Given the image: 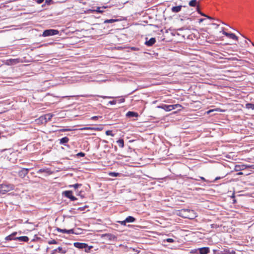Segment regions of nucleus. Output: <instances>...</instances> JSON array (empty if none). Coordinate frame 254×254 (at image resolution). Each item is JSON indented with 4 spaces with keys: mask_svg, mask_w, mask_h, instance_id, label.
I'll use <instances>...</instances> for the list:
<instances>
[{
    "mask_svg": "<svg viewBox=\"0 0 254 254\" xmlns=\"http://www.w3.org/2000/svg\"><path fill=\"white\" fill-rule=\"evenodd\" d=\"M178 215L182 217L189 219H193L197 216L196 213L194 210L189 209H183L179 210Z\"/></svg>",
    "mask_w": 254,
    "mask_h": 254,
    "instance_id": "f257e3e1",
    "label": "nucleus"
},
{
    "mask_svg": "<svg viewBox=\"0 0 254 254\" xmlns=\"http://www.w3.org/2000/svg\"><path fill=\"white\" fill-rule=\"evenodd\" d=\"M15 186L7 182H3L0 184V195L5 194L7 192L14 189Z\"/></svg>",
    "mask_w": 254,
    "mask_h": 254,
    "instance_id": "f03ea898",
    "label": "nucleus"
},
{
    "mask_svg": "<svg viewBox=\"0 0 254 254\" xmlns=\"http://www.w3.org/2000/svg\"><path fill=\"white\" fill-rule=\"evenodd\" d=\"M19 169L20 170H18L17 172L18 176L22 179H24L25 177H27L26 180H28L29 178V177L27 176V175L30 169L21 167H19Z\"/></svg>",
    "mask_w": 254,
    "mask_h": 254,
    "instance_id": "7ed1b4c3",
    "label": "nucleus"
},
{
    "mask_svg": "<svg viewBox=\"0 0 254 254\" xmlns=\"http://www.w3.org/2000/svg\"><path fill=\"white\" fill-rule=\"evenodd\" d=\"M59 33V31L57 29H48L43 31L42 36L43 37H48L58 35Z\"/></svg>",
    "mask_w": 254,
    "mask_h": 254,
    "instance_id": "20e7f679",
    "label": "nucleus"
},
{
    "mask_svg": "<svg viewBox=\"0 0 254 254\" xmlns=\"http://www.w3.org/2000/svg\"><path fill=\"white\" fill-rule=\"evenodd\" d=\"M62 195L63 196L69 198L71 201H75L77 199L75 196L73 195L72 190H68L64 191L62 192Z\"/></svg>",
    "mask_w": 254,
    "mask_h": 254,
    "instance_id": "39448f33",
    "label": "nucleus"
},
{
    "mask_svg": "<svg viewBox=\"0 0 254 254\" xmlns=\"http://www.w3.org/2000/svg\"><path fill=\"white\" fill-rule=\"evenodd\" d=\"M250 168L254 169V165H248L245 164L236 165L234 167V170L235 172H239Z\"/></svg>",
    "mask_w": 254,
    "mask_h": 254,
    "instance_id": "423d86ee",
    "label": "nucleus"
},
{
    "mask_svg": "<svg viewBox=\"0 0 254 254\" xmlns=\"http://www.w3.org/2000/svg\"><path fill=\"white\" fill-rule=\"evenodd\" d=\"M23 62V60L19 58L9 59L6 61V64L8 65H13L21 63Z\"/></svg>",
    "mask_w": 254,
    "mask_h": 254,
    "instance_id": "0eeeda50",
    "label": "nucleus"
},
{
    "mask_svg": "<svg viewBox=\"0 0 254 254\" xmlns=\"http://www.w3.org/2000/svg\"><path fill=\"white\" fill-rule=\"evenodd\" d=\"M102 237L105 238L110 242L116 241L117 239V237L115 235L111 233L103 234Z\"/></svg>",
    "mask_w": 254,
    "mask_h": 254,
    "instance_id": "6e6552de",
    "label": "nucleus"
},
{
    "mask_svg": "<svg viewBox=\"0 0 254 254\" xmlns=\"http://www.w3.org/2000/svg\"><path fill=\"white\" fill-rule=\"evenodd\" d=\"M107 6H98L96 7V9H89L87 10V13H94V12H97L101 13L103 12L104 10L103 9L105 8H106Z\"/></svg>",
    "mask_w": 254,
    "mask_h": 254,
    "instance_id": "1a4fd4ad",
    "label": "nucleus"
},
{
    "mask_svg": "<svg viewBox=\"0 0 254 254\" xmlns=\"http://www.w3.org/2000/svg\"><path fill=\"white\" fill-rule=\"evenodd\" d=\"M56 230L59 232H61L63 233H66V234H74L75 235L79 234V233L74 232V230L73 229H71L69 230H67L65 229H61L60 228H57Z\"/></svg>",
    "mask_w": 254,
    "mask_h": 254,
    "instance_id": "9d476101",
    "label": "nucleus"
},
{
    "mask_svg": "<svg viewBox=\"0 0 254 254\" xmlns=\"http://www.w3.org/2000/svg\"><path fill=\"white\" fill-rule=\"evenodd\" d=\"M57 252L62 254H65L67 252V249L65 248L59 247L58 248L52 250L51 251V254H55Z\"/></svg>",
    "mask_w": 254,
    "mask_h": 254,
    "instance_id": "9b49d317",
    "label": "nucleus"
},
{
    "mask_svg": "<svg viewBox=\"0 0 254 254\" xmlns=\"http://www.w3.org/2000/svg\"><path fill=\"white\" fill-rule=\"evenodd\" d=\"M156 42V38L154 37H152L149 39L148 38H145V42L144 44L147 47H151Z\"/></svg>",
    "mask_w": 254,
    "mask_h": 254,
    "instance_id": "f8f14e48",
    "label": "nucleus"
},
{
    "mask_svg": "<svg viewBox=\"0 0 254 254\" xmlns=\"http://www.w3.org/2000/svg\"><path fill=\"white\" fill-rule=\"evenodd\" d=\"M158 108L162 109L165 110V111L169 112L173 110V106L171 105H167L162 104L160 105H159L157 107Z\"/></svg>",
    "mask_w": 254,
    "mask_h": 254,
    "instance_id": "ddd939ff",
    "label": "nucleus"
},
{
    "mask_svg": "<svg viewBox=\"0 0 254 254\" xmlns=\"http://www.w3.org/2000/svg\"><path fill=\"white\" fill-rule=\"evenodd\" d=\"M199 254H208L210 252V248L208 247H204L198 248Z\"/></svg>",
    "mask_w": 254,
    "mask_h": 254,
    "instance_id": "4468645a",
    "label": "nucleus"
},
{
    "mask_svg": "<svg viewBox=\"0 0 254 254\" xmlns=\"http://www.w3.org/2000/svg\"><path fill=\"white\" fill-rule=\"evenodd\" d=\"M73 246L74 247L79 250H83L85 247H87L86 243L80 242H74L73 243Z\"/></svg>",
    "mask_w": 254,
    "mask_h": 254,
    "instance_id": "2eb2a0df",
    "label": "nucleus"
},
{
    "mask_svg": "<svg viewBox=\"0 0 254 254\" xmlns=\"http://www.w3.org/2000/svg\"><path fill=\"white\" fill-rule=\"evenodd\" d=\"M17 234V232H14L12 233L10 235L7 236L5 238V240L7 241H12V240H16L15 238H16V235Z\"/></svg>",
    "mask_w": 254,
    "mask_h": 254,
    "instance_id": "dca6fc26",
    "label": "nucleus"
},
{
    "mask_svg": "<svg viewBox=\"0 0 254 254\" xmlns=\"http://www.w3.org/2000/svg\"><path fill=\"white\" fill-rule=\"evenodd\" d=\"M126 116L128 118H137L139 116L137 112L134 111H128L126 113Z\"/></svg>",
    "mask_w": 254,
    "mask_h": 254,
    "instance_id": "f3484780",
    "label": "nucleus"
},
{
    "mask_svg": "<svg viewBox=\"0 0 254 254\" xmlns=\"http://www.w3.org/2000/svg\"><path fill=\"white\" fill-rule=\"evenodd\" d=\"M103 129V127H84L80 128V130H97L101 131Z\"/></svg>",
    "mask_w": 254,
    "mask_h": 254,
    "instance_id": "a211bd4d",
    "label": "nucleus"
},
{
    "mask_svg": "<svg viewBox=\"0 0 254 254\" xmlns=\"http://www.w3.org/2000/svg\"><path fill=\"white\" fill-rule=\"evenodd\" d=\"M183 7H187L186 6L184 5V6H183L182 5H177V6H173L172 8H171V10L173 12H174V13H178L179 12H180L181 10V9Z\"/></svg>",
    "mask_w": 254,
    "mask_h": 254,
    "instance_id": "6ab92c4d",
    "label": "nucleus"
},
{
    "mask_svg": "<svg viewBox=\"0 0 254 254\" xmlns=\"http://www.w3.org/2000/svg\"><path fill=\"white\" fill-rule=\"evenodd\" d=\"M53 115L48 114L45 115L44 116H41L40 119H44V123H46L47 122L51 120L52 118L53 117Z\"/></svg>",
    "mask_w": 254,
    "mask_h": 254,
    "instance_id": "aec40b11",
    "label": "nucleus"
},
{
    "mask_svg": "<svg viewBox=\"0 0 254 254\" xmlns=\"http://www.w3.org/2000/svg\"><path fill=\"white\" fill-rule=\"evenodd\" d=\"M45 173L47 174L50 175L52 173V172L50 168H41L37 171V173Z\"/></svg>",
    "mask_w": 254,
    "mask_h": 254,
    "instance_id": "412c9836",
    "label": "nucleus"
},
{
    "mask_svg": "<svg viewBox=\"0 0 254 254\" xmlns=\"http://www.w3.org/2000/svg\"><path fill=\"white\" fill-rule=\"evenodd\" d=\"M15 239L16 240L19 241V242H27L29 240V238L27 236H25L16 237Z\"/></svg>",
    "mask_w": 254,
    "mask_h": 254,
    "instance_id": "4be33fe9",
    "label": "nucleus"
},
{
    "mask_svg": "<svg viewBox=\"0 0 254 254\" xmlns=\"http://www.w3.org/2000/svg\"><path fill=\"white\" fill-rule=\"evenodd\" d=\"M59 140L60 144L67 146L66 143L68 142L69 138L67 136H65L61 138Z\"/></svg>",
    "mask_w": 254,
    "mask_h": 254,
    "instance_id": "5701e85b",
    "label": "nucleus"
},
{
    "mask_svg": "<svg viewBox=\"0 0 254 254\" xmlns=\"http://www.w3.org/2000/svg\"><path fill=\"white\" fill-rule=\"evenodd\" d=\"M199 4V1H197V0H191L189 2V5L190 7H196Z\"/></svg>",
    "mask_w": 254,
    "mask_h": 254,
    "instance_id": "b1692460",
    "label": "nucleus"
},
{
    "mask_svg": "<svg viewBox=\"0 0 254 254\" xmlns=\"http://www.w3.org/2000/svg\"><path fill=\"white\" fill-rule=\"evenodd\" d=\"M226 36H227L230 39H232L237 41L238 40V37L234 33H233L228 32L226 34Z\"/></svg>",
    "mask_w": 254,
    "mask_h": 254,
    "instance_id": "393cba45",
    "label": "nucleus"
},
{
    "mask_svg": "<svg viewBox=\"0 0 254 254\" xmlns=\"http://www.w3.org/2000/svg\"><path fill=\"white\" fill-rule=\"evenodd\" d=\"M127 223H132L135 221L136 219L132 216H128L126 219Z\"/></svg>",
    "mask_w": 254,
    "mask_h": 254,
    "instance_id": "a878e982",
    "label": "nucleus"
},
{
    "mask_svg": "<svg viewBox=\"0 0 254 254\" xmlns=\"http://www.w3.org/2000/svg\"><path fill=\"white\" fill-rule=\"evenodd\" d=\"M120 21V20L119 19H116V18H115V19H106L104 20V23H114V22H117V21Z\"/></svg>",
    "mask_w": 254,
    "mask_h": 254,
    "instance_id": "bb28decb",
    "label": "nucleus"
},
{
    "mask_svg": "<svg viewBox=\"0 0 254 254\" xmlns=\"http://www.w3.org/2000/svg\"><path fill=\"white\" fill-rule=\"evenodd\" d=\"M117 143L120 147L123 148L124 147V140L123 138H119V139L117 141Z\"/></svg>",
    "mask_w": 254,
    "mask_h": 254,
    "instance_id": "cd10ccee",
    "label": "nucleus"
},
{
    "mask_svg": "<svg viewBox=\"0 0 254 254\" xmlns=\"http://www.w3.org/2000/svg\"><path fill=\"white\" fill-rule=\"evenodd\" d=\"M54 3L53 0H45V3L42 5L43 8H45L46 5H50Z\"/></svg>",
    "mask_w": 254,
    "mask_h": 254,
    "instance_id": "c85d7f7f",
    "label": "nucleus"
},
{
    "mask_svg": "<svg viewBox=\"0 0 254 254\" xmlns=\"http://www.w3.org/2000/svg\"><path fill=\"white\" fill-rule=\"evenodd\" d=\"M87 247H85L84 248V252L85 253H90V250L93 248V246H88L87 244H86Z\"/></svg>",
    "mask_w": 254,
    "mask_h": 254,
    "instance_id": "c756f323",
    "label": "nucleus"
},
{
    "mask_svg": "<svg viewBox=\"0 0 254 254\" xmlns=\"http://www.w3.org/2000/svg\"><path fill=\"white\" fill-rule=\"evenodd\" d=\"M246 108L248 109L254 110V104L249 103L246 104Z\"/></svg>",
    "mask_w": 254,
    "mask_h": 254,
    "instance_id": "7c9ffc66",
    "label": "nucleus"
},
{
    "mask_svg": "<svg viewBox=\"0 0 254 254\" xmlns=\"http://www.w3.org/2000/svg\"><path fill=\"white\" fill-rule=\"evenodd\" d=\"M172 106H173V110L175 109H177L178 108H179V109H178L179 111L181 110V108H182V105H181L180 104H173V105H171Z\"/></svg>",
    "mask_w": 254,
    "mask_h": 254,
    "instance_id": "2f4dec72",
    "label": "nucleus"
},
{
    "mask_svg": "<svg viewBox=\"0 0 254 254\" xmlns=\"http://www.w3.org/2000/svg\"><path fill=\"white\" fill-rule=\"evenodd\" d=\"M190 179L194 180L195 181H199L200 179L205 182H208V181L207 180L205 179L203 177H199V179H194L192 177H190Z\"/></svg>",
    "mask_w": 254,
    "mask_h": 254,
    "instance_id": "473e14b6",
    "label": "nucleus"
},
{
    "mask_svg": "<svg viewBox=\"0 0 254 254\" xmlns=\"http://www.w3.org/2000/svg\"><path fill=\"white\" fill-rule=\"evenodd\" d=\"M82 186V184L76 183L74 185H69L68 187L69 188H74L75 189H76L78 188L79 187H81Z\"/></svg>",
    "mask_w": 254,
    "mask_h": 254,
    "instance_id": "72a5a7b5",
    "label": "nucleus"
},
{
    "mask_svg": "<svg viewBox=\"0 0 254 254\" xmlns=\"http://www.w3.org/2000/svg\"><path fill=\"white\" fill-rule=\"evenodd\" d=\"M72 129H70V128H62V129H58L57 130V131L58 132H64V131H71L72 130Z\"/></svg>",
    "mask_w": 254,
    "mask_h": 254,
    "instance_id": "f704fd0d",
    "label": "nucleus"
},
{
    "mask_svg": "<svg viewBox=\"0 0 254 254\" xmlns=\"http://www.w3.org/2000/svg\"><path fill=\"white\" fill-rule=\"evenodd\" d=\"M109 175L112 176V177H116L119 176H120V173H117V172H110L109 173Z\"/></svg>",
    "mask_w": 254,
    "mask_h": 254,
    "instance_id": "c9c22d12",
    "label": "nucleus"
},
{
    "mask_svg": "<svg viewBox=\"0 0 254 254\" xmlns=\"http://www.w3.org/2000/svg\"><path fill=\"white\" fill-rule=\"evenodd\" d=\"M85 156V153L83 152H80L78 153H77L75 155L76 157H83Z\"/></svg>",
    "mask_w": 254,
    "mask_h": 254,
    "instance_id": "e433bc0d",
    "label": "nucleus"
},
{
    "mask_svg": "<svg viewBox=\"0 0 254 254\" xmlns=\"http://www.w3.org/2000/svg\"><path fill=\"white\" fill-rule=\"evenodd\" d=\"M116 101H117V103L121 104L125 102V98L122 97L120 99L116 100Z\"/></svg>",
    "mask_w": 254,
    "mask_h": 254,
    "instance_id": "4c0bfd02",
    "label": "nucleus"
},
{
    "mask_svg": "<svg viewBox=\"0 0 254 254\" xmlns=\"http://www.w3.org/2000/svg\"><path fill=\"white\" fill-rule=\"evenodd\" d=\"M102 116H95L92 117L90 119L92 120H93V121H96V120H98L99 119H102Z\"/></svg>",
    "mask_w": 254,
    "mask_h": 254,
    "instance_id": "58836bf2",
    "label": "nucleus"
},
{
    "mask_svg": "<svg viewBox=\"0 0 254 254\" xmlns=\"http://www.w3.org/2000/svg\"><path fill=\"white\" fill-rule=\"evenodd\" d=\"M105 133H106V135H110L112 136H114L115 135V134L113 133L112 130H107L106 131Z\"/></svg>",
    "mask_w": 254,
    "mask_h": 254,
    "instance_id": "ea45409f",
    "label": "nucleus"
},
{
    "mask_svg": "<svg viewBox=\"0 0 254 254\" xmlns=\"http://www.w3.org/2000/svg\"><path fill=\"white\" fill-rule=\"evenodd\" d=\"M163 242L172 243L175 242V240L172 238H167L166 239L164 240Z\"/></svg>",
    "mask_w": 254,
    "mask_h": 254,
    "instance_id": "a19ab883",
    "label": "nucleus"
},
{
    "mask_svg": "<svg viewBox=\"0 0 254 254\" xmlns=\"http://www.w3.org/2000/svg\"><path fill=\"white\" fill-rule=\"evenodd\" d=\"M48 243L49 245H54V244H58V242L56 240L53 239L52 240L48 241Z\"/></svg>",
    "mask_w": 254,
    "mask_h": 254,
    "instance_id": "79ce46f5",
    "label": "nucleus"
},
{
    "mask_svg": "<svg viewBox=\"0 0 254 254\" xmlns=\"http://www.w3.org/2000/svg\"><path fill=\"white\" fill-rule=\"evenodd\" d=\"M88 205H84V206L83 207H79L77 208V210H79V211H83V210H85V208H88Z\"/></svg>",
    "mask_w": 254,
    "mask_h": 254,
    "instance_id": "37998d69",
    "label": "nucleus"
},
{
    "mask_svg": "<svg viewBox=\"0 0 254 254\" xmlns=\"http://www.w3.org/2000/svg\"><path fill=\"white\" fill-rule=\"evenodd\" d=\"M223 254H230V249H224L222 251Z\"/></svg>",
    "mask_w": 254,
    "mask_h": 254,
    "instance_id": "c03bdc74",
    "label": "nucleus"
},
{
    "mask_svg": "<svg viewBox=\"0 0 254 254\" xmlns=\"http://www.w3.org/2000/svg\"><path fill=\"white\" fill-rule=\"evenodd\" d=\"M213 254H223L222 251L213 250Z\"/></svg>",
    "mask_w": 254,
    "mask_h": 254,
    "instance_id": "a18cd8bd",
    "label": "nucleus"
},
{
    "mask_svg": "<svg viewBox=\"0 0 254 254\" xmlns=\"http://www.w3.org/2000/svg\"><path fill=\"white\" fill-rule=\"evenodd\" d=\"M196 11L197 12L198 14L200 15V13H202L203 12L201 11L200 8V5L199 4L198 6L196 7Z\"/></svg>",
    "mask_w": 254,
    "mask_h": 254,
    "instance_id": "49530a36",
    "label": "nucleus"
},
{
    "mask_svg": "<svg viewBox=\"0 0 254 254\" xmlns=\"http://www.w3.org/2000/svg\"><path fill=\"white\" fill-rule=\"evenodd\" d=\"M191 253L194 254H199L198 248L191 250Z\"/></svg>",
    "mask_w": 254,
    "mask_h": 254,
    "instance_id": "de8ad7c7",
    "label": "nucleus"
},
{
    "mask_svg": "<svg viewBox=\"0 0 254 254\" xmlns=\"http://www.w3.org/2000/svg\"><path fill=\"white\" fill-rule=\"evenodd\" d=\"M118 222L124 226H126V224L127 223L125 219L123 221H118Z\"/></svg>",
    "mask_w": 254,
    "mask_h": 254,
    "instance_id": "09e8293b",
    "label": "nucleus"
},
{
    "mask_svg": "<svg viewBox=\"0 0 254 254\" xmlns=\"http://www.w3.org/2000/svg\"><path fill=\"white\" fill-rule=\"evenodd\" d=\"M99 97L102 98L103 99H111L115 98L114 97L112 96H98Z\"/></svg>",
    "mask_w": 254,
    "mask_h": 254,
    "instance_id": "8fccbe9b",
    "label": "nucleus"
},
{
    "mask_svg": "<svg viewBox=\"0 0 254 254\" xmlns=\"http://www.w3.org/2000/svg\"><path fill=\"white\" fill-rule=\"evenodd\" d=\"M200 15H201L202 16H204V17H206L208 19H212V18L211 17H210V16H208V15L205 14L204 13H200Z\"/></svg>",
    "mask_w": 254,
    "mask_h": 254,
    "instance_id": "3c124183",
    "label": "nucleus"
},
{
    "mask_svg": "<svg viewBox=\"0 0 254 254\" xmlns=\"http://www.w3.org/2000/svg\"><path fill=\"white\" fill-rule=\"evenodd\" d=\"M108 103L110 105H115L116 104H117V101H116V100H113L110 101L108 102Z\"/></svg>",
    "mask_w": 254,
    "mask_h": 254,
    "instance_id": "603ef678",
    "label": "nucleus"
},
{
    "mask_svg": "<svg viewBox=\"0 0 254 254\" xmlns=\"http://www.w3.org/2000/svg\"><path fill=\"white\" fill-rule=\"evenodd\" d=\"M225 176L222 177H216L215 178V179L213 181H211V182L214 183V182H216L217 180H220L221 178H223Z\"/></svg>",
    "mask_w": 254,
    "mask_h": 254,
    "instance_id": "864d4df0",
    "label": "nucleus"
},
{
    "mask_svg": "<svg viewBox=\"0 0 254 254\" xmlns=\"http://www.w3.org/2000/svg\"><path fill=\"white\" fill-rule=\"evenodd\" d=\"M136 250H137L135 249L134 248H131V247H130V248H128V249H127V251L128 252L132 251V252H134L135 253H136Z\"/></svg>",
    "mask_w": 254,
    "mask_h": 254,
    "instance_id": "5fc2aeb1",
    "label": "nucleus"
},
{
    "mask_svg": "<svg viewBox=\"0 0 254 254\" xmlns=\"http://www.w3.org/2000/svg\"><path fill=\"white\" fill-rule=\"evenodd\" d=\"M129 48L132 51H138L139 50L138 48L135 47H131Z\"/></svg>",
    "mask_w": 254,
    "mask_h": 254,
    "instance_id": "6e6d98bb",
    "label": "nucleus"
},
{
    "mask_svg": "<svg viewBox=\"0 0 254 254\" xmlns=\"http://www.w3.org/2000/svg\"><path fill=\"white\" fill-rule=\"evenodd\" d=\"M33 0L35 2H36L38 4H41L44 1V0Z\"/></svg>",
    "mask_w": 254,
    "mask_h": 254,
    "instance_id": "4d7b16f0",
    "label": "nucleus"
},
{
    "mask_svg": "<svg viewBox=\"0 0 254 254\" xmlns=\"http://www.w3.org/2000/svg\"><path fill=\"white\" fill-rule=\"evenodd\" d=\"M75 208H71V209L69 210V212L70 213H72V214H76V212H75V211H74V210H75Z\"/></svg>",
    "mask_w": 254,
    "mask_h": 254,
    "instance_id": "13d9d810",
    "label": "nucleus"
},
{
    "mask_svg": "<svg viewBox=\"0 0 254 254\" xmlns=\"http://www.w3.org/2000/svg\"><path fill=\"white\" fill-rule=\"evenodd\" d=\"M82 191H80L77 194V195L80 196L81 198H83L84 196L82 195Z\"/></svg>",
    "mask_w": 254,
    "mask_h": 254,
    "instance_id": "bf43d9fd",
    "label": "nucleus"
},
{
    "mask_svg": "<svg viewBox=\"0 0 254 254\" xmlns=\"http://www.w3.org/2000/svg\"><path fill=\"white\" fill-rule=\"evenodd\" d=\"M229 60L231 61H238V59L237 58L235 57H232L228 59Z\"/></svg>",
    "mask_w": 254,
    "mask_h": 254,
    "instance_id": "052dcab7",
    "label": "nucleus"
},
{
    "mask_svg": "<svg viewBox=\"0 0 254 254\" xmlns=\"http://www.w3.org/2000/svg\"><path fill=\"white\" fill-rule=\"evenodd\" d=\"M39 122H41V124H45L44 123V119H40V117L38 119Z\"/></svg>",
    "mask_w": 254,
    "mask_h": 254,
    "instance_id": "680f3d73",
    "label": "nucleus"
},
{
    "mask_svg": "<svg viewBox=\"0 0 254 254\" xmlns=\"http://www.w3.org/2000/svg\"><path fill=\"white\" fill-rule=\"evenodd\" d=\"M205 20V18H200L198 19V22L199 23L202 22L203 21H204V20Z\"/></svg>",
    "mask_w": 254,
    "mask_h": 254,
    "instance_id": "e2e57ef3",
    "label": "nucleus"
},
{
    "mask_svg": "<svg viewBox=\"0 0 254 254\" xmlns=\"http://www.w3.org/2000/svg\"><path fill=\"white\" fill-rule=\"evenodd\" d=\"M222 34L223 35H224L225 36H226V34L228 33V32H227L224 31V28H222Z\"/></svg>",
    "mask_w": 254,
    "mask_h": 254,
    "instance_id": "0e129e2a",
    "label": "nucleus"
},
{
    "mask_svg": "<svg viewBox=\"0 0 254 254\" xmlns=\"http://www.w3.org/2000/svg\"><path fill=\"white\" fill-rule=\"evenodd\" d=\"M140 251L139 250H136V253H130L129 254H138L140 253Z\"/></svg>",
    "mask_w": 254,
    "mask_h": 254,
    "instance_id": "69168bd1",
    "label": "nucleus"
},
{
    "mask_svg": "<svg viewBox=\"0 0 254 254\" xmlns=\"http://www.w3.org/2000/svg\"><path fill=\"white\" fill-rule=\"evenodd\" d=\"M230 254H236V252L234 250H230Z\"/></svg>",
    "mask_w": 254,
    "mask_h": 254,
    "instance_id": "338daca9",
    "label": "nucleus"
},
{
    "mask_svg": "<svg viewBox=\"0 0 254 254\" xmlns=\"http://www.w3.org/2000/svg\"><path fill=\"white\" fill-rule=\"evenodd\" d=\"M243 173L241 172V171H239L238 173H237V175H243Z\"/></svg>",
    "mask_w": 254,
    "mask_h": 254,
    "instance_id": "774afa93",
    "label": "nucleus"
}]
</instances>
